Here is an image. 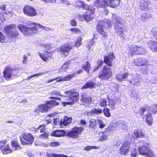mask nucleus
<instances>
[{"label":"nucleus","mask_w":157,"mask_h":157,"mask_svg":"<svg viewBox=\"0 0 157 157\" xmlns=\"http://www.w3.org/2000/svg\"><path fill=\"white\" fill-rule=\"evenodd\" d=\"M65 94L67 95H61L59 92L55 90L51 92L50 95L52 96H60L63 98L67 97V99L71 101L68 102H63V104H66L69 105H73L75 102L77 101L79 99V94L78 93L74 92L71 91H67L65 92Z\"/></svg>","instance_id":"nucleus-1"},{"label":"nucleus","mask_w":157,"mask_h":157,"mask_svg":"<svg viewBox=\"0 0 157 157\" xmlns=\"http://www.w3.org/2000/svg\"><path fill=\"white\" fill-rule=\"evenodd\" d=\"M36 23L34 22L28 21L27 25L29 26L26 27L23 24H19L17 28L24 35L29 36L38 32V29L36 26Z\"/></svg>","instance_id":"nucleus-2"},{"label":"nucleus","mask_w":157,"mask_h":157,"mask_svg":"<svg viewBox=\"0 0 157 157\" xmlns=\"http://www.w3.org/2000/svg\"><path fill=\"white\" fill-rule=\"evenodd\" d=\"M112 19L117 21L119 24H116L114 26V28L116 33L120 35H124V32L127 31V29L124 26V24L126 22V21L120 17H118L115 14L112 15Z\"/></svg>","instance_id":"nucleus-3"},{"label":"nucleus","mask_w":157,"mask_h":157,"mask_svg":"<svg viewBox=\"0 0 157 157\" xmlns=\"http://www.w3.org/2000/svg\"><path fill=\"white\" fill-rule=\"evenodd\" d=\"M16 29L15 24H10L5 26L4 30L5 33L12 39L16 38L18 36V32L15 30Z\"/></svg>","instance_id":"nucleus-4"},{"label":"nucleus","mask_w":157,"mask_h":157,"mask_svg":"<svg viewBox=\"0 0 157 157\" xmlns=\"http://www.w3.org/2000/svg\"><path fill=\"white\" fill-rule=\"evenodd\" d=\"M111 21L110 20L106 19L104 21L101 22L97 25V30L99 33L104 37H106L107 33L104 31V29L110 27L111 26Z\"/></svg>","instance_id":"nucleus-5"},{"label":"nucleus","mask_w":157,"mask_h":157,"mask_svg":"<svg viewBox=\"0 0 157 157\" xmlns=\"http://www.w3.org/2000/svg\"><path fill=\"white\" fill-rule=\"evenodd\" d=\"M23 11L25 15L29 17H34L38 14L36 9L31 5H27L25 6Z\"/></svg>","instance_id":"nucleus-6"},{"label":"nucleus","mask_w":157,"mask_h":157,"mask_svg":"<svg viewBox=\"0 0 157 157\" xmlns=\"http://www.w3.org/2000/svg\"><path fill=\"white\" fill-rule=\"evenodd\" d=\"M112 72L110 68L104 67L102 73L99 74L98 77L101 79L108 80L112 76Z\"/></svg>","instance_id":"nucleus-7"},{"label":"nucleus","mask_w":157,"mask_h":157,"mask_svg":"<svg viewBox=\"0 0 157 157\" xmlns=\"http://www.w3.org/2000/svg\"><path fill=\"white\" fill-rule=\"evenodd\" d=\"M71 42H69L67 44H66L59 47L57 48L58 51H59L61 53L63 54L65 56H67L70 50L74 48V46H71Z\"/></svg>","instance_id":"nucleus-8"},{"label":"nucleus","mask_w":157,"mask_h":157,"mask_svg":"<svg viewBox=\"0 0 157 157\" xmlns=\"http://www.w3.org/2000/svg\"><path fill=\"white\" fill-rule=\"evenodd\" d=\"M83 130V127H75L67 134V135L71 138H78Z\"/></svg>","instance_id":"nucleus-9"},{"label":"nucleus","mask_w":157,"mask_h":157,"mask_svg":"<svg viewBox=\"0 0 157 157\" xmlns=\"http://www.w3.org/2000/svg\"><path fill=\"white\" fill-rule=\"evenodd\" d=\"M23 138L27 142H25L21 139V142L23 145L31 144L33 142L34 137L30 133H24L22 136Z\"/></svg>","instance_id":"nucleus-10"},{"label":"nucleus","mask_w":157,"mask_h":157,"mask_svg":"<svg viewBox=\"0 0 157 157\" xmlns=\"http://www.w3.org/2000/svg\"><path fill=\"white\" fill-rule=\"evenodd\" d=\"M131 144V142L130 141L124 142L120 148V153L122 155H126L129 151Z\"/></svg>","instance_id":"nucleus-11"},{"label":"nucleus","mask_w":157,"mask_h":157,"mask_svg":"<svg viewBox=\"0 0 157 157\" xmlns=\"http://www.w3.org/2000/svg\"><path fill=\"white\" fill-rule=\"evenodd\" d=\"M6 144V141L0 140V149H2V153L4 154H9L12 152V150L9 146V144L3 147Z\"/></svg>","instance_id":"nucleus-12"},{"label":"nucleus","mask_w":157,"mask_h":157,"mask_svg":"<svg viewBox=\"0 0 157 157\" xmlns=\"http://www.w3.org/2000/svg\"><path fill=\"white\" fill-rule=\"evenodd\" d=\"M51 106L48 105V104H42L39 105L37 108L34 111L37 114H39L40 112L45 113L47 112L48 110L51 109Z\"/></svg>","instance_id":"nucleus-13"},{"label":"nucleus","mask_w":157,"mask_h":157,"mask_svg":"<svg viewBox=\"0 0 157 157\" xmlns=\"http://www.w3.org/2000/svg\"><path fill=\"white\" fill-rule=\"evenodd\" d=\"M13 70L10 66L6 67L3 71L4 77L7 81H10L12 79V75Z\"/></svg>","instance_id":"nucleus-14"},{"label":"nucleus","mask_w":157,"mask_h":157,"mask_svg":"<svg viewBox=\"0 0 157 157\" xmlns=\"http://www.w3.org/2000/svg\"><path fill=\"white\" fill-rule=\"evenodd\" d=\"M132 77L129 78L128 81L129 83L134 86H138L140 85V77L139 75L136 74L134 75H132Z\"/></svg>","instance_id":"nucleus-15"},{"label":"nucleus","mask_w":157,"mask_h":157,"mask_svg":"<svg viewBox=\"0 0 157 157\" xmlns=\"http://www.w3.org/2000/svg\"><path fill=\"white\" fill-rule=\"evenodd\" d=\"M151 145L148 143H146L139 147V152L140 154L146 155L151 148Z\"/></svg>","instance_id":"nucleus-16"},{"label":"nucleus","mask_w":157,"mask_h":157,"mask_svg":"<svg viewBox=\"0 0 157 157\" xmlns=\"http://www.w3.org/2000/svg\"><path fill=\"white\" fill-rule=\"evenodd\" d=\"M133 63L137 66H142L144 65H147L148 61L143 58L139 57L134 59Z\"/></svg>","instance_id":"nucleus-17"},{"label":"nucleus","mask_w":157,"mask_h":157,"mask_svg":"<svg viewBox=\"0 0 157 157\" xmlns=\"http://www.w3.org/2000/svg\"><path fill=\"white\" fill-rule=\"evenodd\" d=\"M132 77V75L129 74L128 73H120L117 76L116 78L118 81L122 82L123 80H124L125 79L128 81L129 78Z\"/></svg>","instance_id":"nucleus-18"},{"label":"nucleus","mask_w":157,"mask_h":157,"mask_svg":"<svg viewBox=\"0 0 157 157\" xmlns=\"http://www.w3.org/2000/svg\"><path fill=\"white\" fill-rule=\"evenodd\" d=\"M107 6L112 8H116L120 4V0H106Z\"/></svg>","instance_id":"nucleus-19"},{"label":"nucleus","mask_w":157,"mask_h":157,"mask_svg":"<svg viewBox=\"0 0 157 157\" xmlns=\"http://www.w3.org/2000/svg\"><path fill=\"white\" fill-rule=\"evenodd\" d=\"M113 59V53H110L108 56H106L104 57V62L109 66H112V62Z\"/></svg>","instance_id":"nucleus-20"},{"label":"nucleus","mask_w":157,"mask_h":157,"mask_svg":"<svg viewBox=\"0 0 157 157\" xmlns=\"http://www.w3.org/2000/svg\"><path fill=\"white\" fill-rule=\"evenodd\" d=\"M151 6V3L148 0H141L140 7L141 9L145 10L149 9Z\"/></svg>","instance_id":"nucleus-21"},{"label":"nucleus","mask_w":157,"mask_h":157,"mask_svg":"<svg viewBox=\"0 0 157 157\" xmlns=\"http://www.w3.org/2000/svg\"><path fill=\"white\" fill-rule=\"evenodd\" d=\"M106 1V0H97L94 5L97 7L104 8L107 6V2Z\"/></svg>","instance_id":"nucleus-22"},{"label":"nucleus","mask_w":157,"mask_h":157,"mask_svg":"<svg viewBox=\"0 0 157 157\" xmlns=\"http://www.w3.org/2000/svg\"><path fill=\"white\" fill-rule=\"evenodd\" d=\"M148 46L152 51L157 52V42L150 40L148 42Z\"/></svg>","instance_id":"nucleus-23"},{"label":"nucleus","mask_w":157,"mask_h":157,"mask_svg":"<svg viewBox=\"0 0 157 157\" xmlns=\"http://www.w3.org/2000/svg\"><path fill=\"white\" fill-rule=\"evenodd\" d=\"M66 134L64 130H57L52 132L50 135L56 137H61L64 136Z\"/></svg>","instance_id":"nucleus-24"},{"label":"nucleus","mask_w":157,"mask_h":157,"mask_svg":"<svg viewBox=\"0 0 157 157\" xmlns=\"http://www.w3.org/2000/svg\"><path fill=\"white\" fill-rule=\"evenodd\" d=\"M145 121L147 124L151 125L152 124L153 118L151 114L150 113H147L144 117Z\"/></svg>","instance_id":"nucleus-25"},{"label":"nucleus","mask_w":157,"mask_h":157,"mask_svg":"<svg viewBox=\"0 0 157 157\" xmlns=\"http://www.w3.org/2000/svg\"><path fill=\"white\" fill-rule=\"evenodd\" d=\"M133 133L134 135L133 136L134 138H135V137L136 138H142L144 136V133L140 129H137L135 130L134 131Z\"/></svg>","instance_id":"nucleus-26"},{"label":"nucleus","mask_w":157,"mask_h":157,"mask_svg":"<svg viewBox=\"0 0 157 157\" xmlns=\"http://www.w3.org/2000/svg\"><path fill=\"white\" fill-rule=\"evenodd\" d=\"M81 101L83 103L84 105L90 103L92 99L91 97H87L85 95H82Z\"/></svg>","instance_id":"nucleus-27"},{"label":"nucleus","mask_w":157,"mask_h":157,"mask_svg":"<svg viewBox=\"0 0 157 157\" xmlns=\"http://www.w3.org/2000/svg\"><path fill=\"white\" fill-rule=\"evenodd\" d=\"M11 145L12 149L11 148L12 150H18L21 149V147L20 145L15 140H12L11 143Z\"/></svg>","instance_id":"nucleus-28"},{"label":"nucleus","mask_w":157,"mask_h":157,"mask_svg":"<svg viewBox=\"0 0 157 157\" xmlns=\"http://www.w3.org/2000/svg\"><path fill=\"white\" fill-rule=\"evenodd\" d=\"M70 63V61H67L65 63L61 68L59 70V72L62 73V72L65 71L68 68Z\"/></svg>","instance_id":"nucleus-29"},{"label":"nucleus","mask_w":157,"mask_h":157,"mask_svg":"<svg viewBox=\"0 0 157 157\" xmlns=\"http://www.w3.org/2000/svg\"><path fill=\"white\" fill-rule=\"evenodd\" d=\"M88 13L87 12L85 14H83L82 15L83 17L84 18V20L87 21H91L93 18V17L91 15V14H92L91 13L89 12V15L87 14Z\"/></svg>","instance_id":"nucleus-30"},{"label":"nucleus","mask_w":157,"mask_h":157,"mask_svg":"<svg viewBox=\"0 0 157 157\" xmlns=\"http://www.w3.org/2000/svg\"><path fill=\"white\" fill-rule=\"evenodd\" d=\"M82 8L86 10L89 11L91 14H93L94 12V8H93L91 6L85 4V3Z\"/></svg>","instance_id":"nucleus-31"},{"label":"nucleus","mask_w":157,"mask_h":157,"mask_svg":"<svg viewBox=\"0 0 157 157\" xmlns=\"http://www.w3.org/2000/svg\"><path fill=\"white\" fill-rule=\"evenodd\" d=\"M134 49L136 50L137 54H142L144 51V49L141 46H137L136 45H135Z\"/></svg>","instance_id":"nucleus-32"},{"label":"nucleus","mask_w":157,"mask_h":157,"mask_svg":"<svg viewBox=\"0 0 157 157\" xmlns=\"http://www.w3.org/2000/svg\"><path fill=\"white\" fill-rule=\"evenodd\" d=\"M95 85L94 83L92 81H90L89 82H87L86 84L84 85L82 87V89H85L88 88H89L93 87Z\"/></svg>","instance_id":"nucleus-33"},{"label":"nucleus","mask_w":157,"mask_h":157,"mask_svg":"<svg viewBox=\"0 0 157 157\" xmlns=\"http://www.w3.org/2000/svg\"><path fill=\"white\" fill-rule=\"evenodd\" d=\"M131 93L130 95V97L136 100L138 97V92L135 90H131Z\"/></svg>","instance_id":"nucleus-34"},{"label":"nucleus","mask_w":157,"mask_h":157,"mask_svg":"<svg viewBox=\"0 0 157 157\" xmlns=\"http://www.w3.org/2000/svg\"><path fill=\"white\" fill-rule=\"evenodd\" d=\"M108 104L110 108L112 110H114L115 109V103L114 100L108 98Z\"/></svg>","instance_id":"nucleus-35"},{"label":"nucleus","mask_w":157,"mask_h":157,"mask_svg":"<svg viewBox=\"0 0 157 157\" xmlns=\"http://www.w3.org/2000/svg\"><path fill=\"white\" fill-rule=\"evenodd\" d=\"M102 110L100 108H94L90 111V113L92 114H95L98 115L102 113Z\"/></svg>","instance_id":"nucleus-36"},{"label":"nucleus","mask_w":157,"mask_h":157,"mask_svg":"<svg viewBox=\"0 0 157 157\" xmlns=\"http://www.w3.org/2000/svg\"><path fill=\"white\" fill-rule=\"evenodd\" d=\"M134 48H135V45L132 46L129 48L128 52V55L132 56L134 55L137 54L136 50L134 49Z\"/></svg>","instance_id":"nucleus-37"},{"label":"nucleus","mask_w":157,"mask_h":157,"mask_svg":"<svg viewBox=\"0 0 157 157\" xmlns=\"http://www.w3.org/2000/svg\"><path fill=\"white\" fill-rule=\"evenodd\" d=\"M46 104H48V105L51 106V109H52L54 106L59 105V103L56 101H46Z\"/></svg>","instance_id":"nucleus-38"},{"label":"nucleus","mask_w":157,"mask_h":157,"mask_svg":"<svg viewBox=\"0 0 157 157\" xmlns=\"http://www.w3.org/2000/svg\"><path fill=\"white\" fill-rule=\"evenodd\" d=\"M75 75V74H72L63 77H62V80H63V81L70 80L72 78L74 77Z\"/></svg>","instance_id":"nucleus-39"},{"label":"nucleus","mask_w":157,"mask_h":157,"mask_svg":"<svg viewBox=\"0 0 157 157\" xmlns=\"http://www.w3.org/2000/svg\"><path fill=\"white\" fill-rule=\"evenodd\" d=\"M71 118L65 116L63 118V120L62 121V124H63L64 126H66L71 122Z\"/></svg>","instance_id":"nucleus-40"},{"label":"nucleus","mask_w":157,"mask_h":157,"mask_svg":"<svg viewBox=\"0 0 157 157\" xmlns=\"http://www.w3.org/2000/svg\"><path fill=\"white\" fill-rule=\"evenodd\" d=\"M8 39V38L5 37L4 35L0 31V42L6 43L9 41Z\"/></svg>","instance_id":"nucleus-41"},{"label":"nucleus","mask_w":157,"mask_h":157,"mask_svg":"<svg viewBox=\"0 0 157 157\" xmlns=\"http://www.w3.org/2000/svg\"><path fill=\"white\" fill-rule=\"evenodd\" d=\"M100 136V140L104 141L107 139L108 136L106 132H101L99 133Z\"/></svg>","instance_id":"nucleus-42"},{"label":"nucleus","mask_w":157,"mask_h":157,"mask_svg":"<svg viewBox=\"0 0 157 157\" xmlns=\"http://www.w3.org/2000/svg\"><path fill=\"white\" fill-rule=\"evenodd\" d=\"M151 17L150 14H147L145 13H142L141 16V20L143 21H145L146 20L148 19Z\"/></svg>","instance_id":"nucleus-43"},{"label":"nucleus","mask_w":157,"mask_h":157,"mask_svg":"<svg viewBox=\"0 0 157 157\" xmlns=\"http://www.w3.org/2000/svg\"><path fill=\"white\" fill-rule=\"evenodd\" d=\"M82 38L81 36H78L77 37V40L75 42V46L76 47H78L81 46L82 44Z\"/></svg>","instance_id":"nucleus-44"},{"label":"nucleus","mask_w":157,"mask_h":157,"mask_svg":"<svg viewBox=\"0 0 157 157\" xmlns=\"http://www.w3.org/2000/svg\"><path fill=\"white\" fill-rule=\"evenodd\" d=\"M83 67L84 70L89 73V71L91 69L90 64L88 62H87L85 64H84Z\"/></svg>","instance_id":"nucleus-45"},{"label":"nucleus","mask_w":157,"mask_h":157,"mask_svg":"<svg viewBox=\"0 0 157 157\" xmlns=\"http://www.w3.org/2000/svg\"><path fill=\"white\" fill-rule=\"evenodd\" d=\"M49 133L48 132H44L43 134L40 135L39 136V138L42 140L47 139L48 138Z\"/></svg>","instance_id":"nucleus-46"},{"label":"nucleus","mask_w":157,"mask_h":157,"mask_svg":"<svg viewBox=\"0 0 157 157\" xmlns=\"http://www.w3.org/2000/svg\"><path fill=\"white\" fill-rule=\"evenodd\" d=\"M97 124L96 120L94 119H91L90 121V126L91 128H94Z\"/></svg>","instance_id":"nucleus-47"},{"label":"nucleus","mask_w":157,"mask_h":157,"mask_svg":"<svg viewBox=\"0 0 157 157\" xmlns=\"http://www.w3.org/2000/svg\"><path fill=\"white\" fill-rule=\"evenodd\" d=\"M54 122L56 125H59L62 124V119L60 120L59 118H54Z\"/></svg>","instance_id":"nucleus-48"},{"label":"nucleus","mask_w":157,"mask_h":157,"mask_svg":"<svg viewBox=\"0 0 157 157\" xmlns=\"http://www.w3.org/2000/svg\"><path fill=\"white\" fill-rule=\"evenodd\" d=\"M99 148V147L95 146H87L84 148V150L89 151L92 149H98Z\"/></svg>","instance_id":"nucleus-49"},{"label":"nucleus","mask_w":157,"mask_h":157,"mask_svg":"<svg viewBox=\"0 0 157 157\" xmlns=\"http://www.w3.org/2000/svg\"><path fill=\"white\" fill-rule=\"evenodd\" d=\"M106 101L105 99H101L99 101V104L100 106L104 107H105L106 106Z\"/></svg>","instance_id":"nucleus-50"},{"label":"nucleus","mask_w":157,"mask_h":157,"mask_svg":"<svg viewBox=\"0 0 157 157\" xmlns=\"http://www.w3.org/2000/svg\"><path fill=\"white\" fill-rule=\"evenodd\" d=\"M70 30L73 32V33H76L78 34H80L82 33L81 31L78 29L76 28H71Z\"/></svg>","instance_id":"nucleus-51"},{"label":"nucleus","mask_w":157,"mask_h":157,"mask_svg":"<svg viewBox=\"0 0 157 157\" xmlns=\"http://www.w3.org/2000/svg\"><path fill=\"white\" fill-rule=\"evenodd\" d=\"M109 111V109L107 108H104L103 109V111L104 115L107 117H109L110 116Z\"/></svg>","instance_id":"nucleus-52"},{"label":"nucleus","mask_w":157,"mask_h":157,"mask_svg":"<svg viewBox=\"0 0 157 157\" xmlns=\"http://www.w3.org/2000/svg\"><path fill=\"white\" fill-rule=\"evenodd\" d=\"M75 3L79 7L82 8L84 4V3L83 1H81L76 0L75 1Z\"/></svg>","instance_id":"nucleus-53"},{"label":"nucleus","mask_w":157,"mask_h":157,"mask_svg":"<svg viewBox=\"0 0 157 157\" xmlns=\"http://www.w3.org/2000/svg\"><path fill=\"white\" fill-rule=\"evenodd\" d=\"M145 156L148 157H155L154 152L150 150L148 151V153Z\"/></svg>","instance_id":"nucleus-54"},{"label":"nucleus","mask_w":157,"mask_h":157,"mask_svg":"<svg viewBox=\"0 0 157 157\" xmlns=\"http://www.w3.org/2000/svg\"><path fill=\"white\" fill-rule=\"evenodd\" d=\"M39 55L40 56V57L41 58V59L44 61H46L48 60V59L47 57L45 56V55L43 54H41L40 53H38Z\"/></svg>","instance_id":"nucleus-55"},{"label":"nucleus","mask_w":157,"mask_h":157,"mask_svg":"<svg viewBox=\"0 0 157 157\" xmlns=\"http://www.w3.org/2000/svg\"><path fill=\"white\" fill-rule=\"evenodd\" d=\"M44 73H40L38 74H35L32 75H31L30 76H29L27 78V79L28 80H29L30 79L32 78L35 77H38L40 75H43L44 74Z\"/></svg>","instance_id":"nucleus-56"},{"label":"nucleus","mask_w":157,"mask_h":157,"mask_svg":"<svg viewBox=\"0 0 157 157\" xmlns=\"http://www.w3.org/2000/svg\"><path fill=\"white\" fill-rule=\"evenodd\" d=\"M46 155L47 156L49 157H59V156L61 155H57L55 154H52L48 152L46 153Z\"/></svg>","instance_id":"nucleus-57"},{"label":"nucleus","mask_w":157,"mask_h":157,"mask_svg":"<svg viewBox=\"0 0 157 157\" xmlns=\"http://www.w3.org/2000/svg\"><path fill=\"white\" fill-rule=\"evenodd\" d=\"M98 121L99 125V127L100 128H103L105 126V125L103 123L102 121L98 119Z\"/></svg>","instance_id":"nucleus-58"},{"label":"nucleus","mask_w":157,"mask_h":157,"mask_svg":"<svg viewBox=\"0 0 157 157\" xmlns=\"http://www.w3.org/2000/svg\"><path fill=\"white\" fill-rule=\"evenodd\" d=\"M141 70L142 73L144 74H146L148 72V70L147 67L142 68Z\"/></svg>","instance_id":"nucleus-59"},{"label":"nucleus","mask_w":157,"mask_h":157,"mask_svg":"<svg viewBox=\"0 0 157 157\" xmlns=\"http://www.w3.org/2000/svg\"><path fill=\"white\" fill-rule=\"evenodd\" d=\"M137 153L136 152V148L133 149V150L132 151L131 154V157H136Z\"/></svg>","instance_id":"nucleus-60"},{"label":"nucleus","mask_w":157,"mask_h":157,"mask_svg":"<svg viewBox=\"0 0 157 157\" xmlns=\"http://www.w3.org/2000/svg\"><path fill=\"white\" fill-rule=\"evenodd\" d=\"M152 32L153 35L155 36V38L157 40V29L154 28L152 30Z\"/></svg>","instance_id":"nucleus-61"},{"label":"nucleus","mask_w":157,"mask_h":157,"mask_svg":"<svg viewBox=\"0 0 157 157\" xmlns=\"http://www.w3.org/2000/svg\"><path fill=\"white\" fill-rule=\"evenodd\" d=\"M51 146H57L60 145L59 143L57 142H52L50 144Z\"/></svg>","instance_id":"nucleus-62"},{"label":"nucleus","mask_w":157,"mask_h":157,"mask_svg":"<svg viewBox=\"0 0 157 157\" xmlns=\"http://www.w3.org/2000/svg\"><path fill=\"white\" fill-rule=\"evenodd\" d=\"M43 47L45 48L46 50H49L51 48V46L49 44H44L43 45Z\"/></svg>","instance_id":"nucleus-63"},{"label":"nucleus","mask_w":157,"mask_h":157,"mask_svg":"<svg viewBox=\"0 0 157 157\" xmlns=\"http://www.w3.org/2000/svg\"><path fill=\"white\" fill-rule=\"evenodd\" d=\"M35 144L36 145H43L46 147L47 145L44 143L41 144L39 142V141L36 140L35 142Z\"/></svg>","instance_id":"nucleus-64"}]
</instances>
